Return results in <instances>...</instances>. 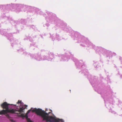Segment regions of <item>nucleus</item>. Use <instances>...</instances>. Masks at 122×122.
Listing matches in <instances>:
<instances>
[{
  "label": "nucleus",
  "instance_id": "6",
  "mask_svg": "<svg viewBox=\"0 0 122 122\" xmlns=\"http://www.w3.org/2000/svg\"><path fill=\"white\" fill-rule=\"evenodd\" d=\"M7 113V109L3 110L0 112V115H5Z\"/></svg>",
  "mask_w": 122,
  "mask_h": 122
},
{
  "label": "nucleus",
  "instance_id": "11",
  "mask_svg": "<svg viewBox=\"0 0 122 122\" xmlns=\"http://www.w3.org/2000/svg\"><path fill=\"white\" fill-rule=\"evenodd\" d=\"M21 100L20 101L19 100L17 102V103H21Z\"/></svg>",
  "mask_w": 122,
  "mask_h": 122
},
{
  "label": "nucleus",
  "instance_id": "12",
  "mask_svg": "<svg viewBox=\"0 0 122 122\" xmlns=\"http://www.w3.org/2000/svg\"><path fill=\"white\" fill-rule=\"evenodd\" d=\"M31 111V110H28V111L27 112L26 114H28Z\"/></svg>",
  "mask_w": 122,
  "mask_h": 122
},
{
  "label": "nucleus",
  "instance_id": "8",
  "mask_svg": "<svg viewBox=\"0 0 122 122\" xmlns=\"http://www.w3.org/2000/svg\"><path fill=\"white\" fill-rule=\"evenodd\" d=\"M5 115V116L7 117L8 118H10V117L9 115L8 114H7V113Z\"/></svg>",
  "mask_w": 122,
  "mask_h": 122
},
{
  "label": "nucleus",
  "instance_id": "10",
  "mask_svg": "<svg viewBox=\"0 0 122 122\" xmlns=\"http://www.w3.org/2000/svg\"><path fill=\"white\" fill-rule=\"evenodd\" d=\"M9 119L11 122H13V120L10 117Z\"/></svg>",
  "mask_w": 122,
  "mask_h": 122
},
{
  "label": "nucleus",
  "instance_id": "2",
  "mask_svg": "<svg viewBox=\"0 0 122 122\" xmlns=\"http://www.w3.org/2000/svg\"><path fill=\"white\" fill-rule=\"evenodd\" d=\"M43 120H46L47 122H59V121L52 116H48L46 115Z\"/></svg>",
  "mask_w": 122,
  "mask_h": 122
},
{
  "label": "nucleus",
  "instance_id": "1",
  "mask_svg": "<svg viewBox=\"0 0 122 122\" xmlns=\"http://www.w3.org/2000/svg\"><path fill=\"white\" fill-rule=\"evenodd\" d=\"M32 112H35L38 115L41 116L43 119L45 118V117L46 115L49 116V114L50 113V112L48 113H46L45 111L39 108L37 109L35 108L32 110Z\"/></svg>",
  "mask_w": 122,
  "mask_h": 122
},
{
  "label": "nucleus",
  "instance_id": "7",
  "mask_svg": "<svg viewBox=\"0 0 122 122\" xmlns=\"http://www.w3.org/2000/svg\"><path fill=\"white\" fill-rule=\"evenodd\" d=\"M24 117H25L27 120V122H32L30 118H28V114L26 113L25 115H24Z\"/></svg>",
  "mask_w": 122,
  "mask_h": 122
},
{
  "label": "nucleus",
  "instance_id": "5",
  "mask_svg": "<svg viewBox=\"0 0 122 122\" xmlns=\"http://www.w3.org/2000/svg\"><path fill=\"white\" fill-rule=\"evenodd\" d=\"M16 111L15 110H14L13 109H10L9 108L7 109V112L8 113H17L16 112Z\"/></svg>",
  "mask_w": 122,
  "mask_h": 122
},
{
  "label": "nucleus",
  "instance_id": "3",
  "mask_svg": "<svg viewBox=\"0 0 122 122\" xmlns=\"http://www.w3.org/2000/svg\"><path fill=\"white\" fill-rule=\"evenodd\" d=\"M27 107V105H25L23 107H20V109L18 110H15L16 111V112L17 113L15 114H20L21 112H23V110L24 109H25Z\"/></svg>",
  "mask_w": 122,
  "mask_h": 122
},
{
  "label": "nucleus",
  "instance_id": "9",
  "mask_svg": "<svg viewBox=\"0 0 122 122\" xmlns=\"http://www.w3.org/2000/svg\"><path fill=\"white\" fill-rule=\"evenodd\" d=\"M19 116L22 117H24V114H21Z\"/></svg>",
  "mask_w": 122,
  "mask_h": 122
},
{
  "label": "nucleus",
  "instance_id": "4",
  "mask_svg": "<svg viewBox=\"0 0 122 122\" xmlns=\"http://www.w3.org/2000/svg\"><path fill=\"white\" fill-rule=\"evenodd\" d=\"M9 104L6 102H4L1 105V106L4 109H7L9 108L8 106Z\"/></svg>",
  "mask_w": 122,
  "mask_h": 122
}]
</instances>
